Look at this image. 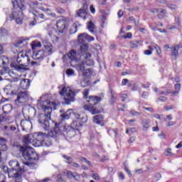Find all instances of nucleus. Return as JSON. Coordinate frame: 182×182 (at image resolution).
Listing matches in <instances>:
<instances>
[{
    "instance_id": "nucleus-19",
    "label": "nucleus",
    "mask_w": 182,
    "mask_h": 182,
    "mask_svg": "<svg viewBox=\"0 0 182 182\" xmlns=\"http://www.w3.org/2000/svg\"><path fill=\"white\" fill-rule=\"evenodd\" d=\"M21 126L22 127V130H28V129H31V127H32V122H31V120L22 119L21 121Z\"/></svg>"
},
{
    "instance_id": "nucleus-4",
    "label": "nucleus",
    "mask_w": 182,
    "mask_h": 182,
    "mask_svg": "<svg viewBox=\"0 0 182 182\" xmlns=\"http://www.w3.org/2000/svg\"><path fill=\"white\" fill-rule=\"evenodd\" d=\"M90 58H92V54L90 53H84L80 55V59L82 61L77 65L78 72H83L86 69L85 65L87 66H93L95 65V61L90 59Z\"/></svg>"
},
{
    "instance_id": "nucleus-52",
    "label": "nucleus",
    "mask_w": 182,
    "mask_h": 182,
    "mask_svg": "<svg viewBox=\"0 0 182 182\" xmlns=\"http://www.w3.org/2000/svg\"><path fill=\"white\" fill-rule=\"evenodd\" d=\"M39 5V3L36 1H31L30 4H29V6L31 8H36V6H38Z\"/></svg>"
},
{
    "instance_id": "nucleus-36",
    "label": "nucleus",
    "mask_w": 182,
    "mask_h": 182,
    "mask_svg": "<svg viewBox=\"0 0 182 182\" xmlns=\"http://www.w3.org/2000/svg\"><path fill=\"white\" fill-rule=\"evenodd\" d=\"M42 46V44L39 41H33L31 43V48L33 50H35L36 48H41Z\"/></svg>"
},
{
    "instance_id": "nucleus-34",
    "label": "nucleus",
    "mask_w": 182,
    "mask_h": 182,
    "mask_svg": "<svg viewBox=\"0 0 182 182\" xmlns=\"http://www.w3.org/2000/svg\"><path fill=\"white\" fill-rule=\"evenodd\" d=\"M77 32V24L76 23H74L70 29V35H73V33H76Z\"/></svg>"
},
{
    "instance_id": "nucleus-59",
    "label": "nucleus",
    "mask_w": 182,
    "mask_h": 182,
    "mask_svg": "<svg viewBox=\"0 0 182 182\" xmlns=\"http://www.w3.org/2000/svg\"><path fill=\"white\" fill-rule=\"evenodd\" d=\"M131 114H132V116H139L140 112H137V111H134V110H131L130 111Z\"/></svg>"
},
{
    "instance_id": "nucleus-16",
    "label": "nucleus",
    "mask_w": 182,
    "mask_h": 182,
    "mask_svg": "<svg viewBox=\"0 0 182 182\" xmlns=\"http://www.w3.org/2000/svg\"><path fill=\"white\" fill-rule=\"evenodd\" d=\"M4 93L7 96H14V95H16V92L15 91V88H14V86H12V84L7 85L4 89Z\"/></svg>"
},
{
    "instance_id": "nucleus-5",
    "label": "nucleus",
    "mask_w": 182,
    "mask_h": 182,
    "mask_svg": "<svg viewBox=\"0 0 182 182\" xmlns=\"http://www.w3.org/2000/svg\"><path fill=\"white\" fill-rule=\"evenodd\" d=\"M20 151L23 154L24 159L27 161L33 160V161H38L39 160V156L35 151V149L32 148H25L23 146L20 147Z\"/></svg>"
},
{
    "instance_id": "nucleus-15",
    "label": "nucleus",
    "mask_w": 182,
    "mask_h": 182,
    "mask_svg": "<svg viewBox=\"0 0 182 182\" xmlns=\"http://www.w3.org/2000/svg\"><path fill=\"white\" fill-rule=\"evenodd\" d=\"M56 26L59 33H63L66 29V21L64 19L58 20L56 23Z\"/></svg>"
},
{
    "instance_id": "nucleus-64",
    "label": "nucleus",
    "mask_w": 182,
    "mask_h": 182,
    "mask_svg": "<svg viewBox=\"0 0 182 182\" xmlns=\"http://www.w3.org/2000/svg\"><path fill=\"white\" fill-rule=\"evenodd\" d=\"M0 182H6V178L4 175H0Z\"/></svg>"
},
{
    "instance_id": "nucleus-26",
    "label": "nucleus",
    "mask_w": 182,
    "mask_h": 182,
    "mask_svg": "<svg viewBox=\"0 0 182 182\" xmlns=\"http://www.w3.org/2000/svg\"><path fill=\"white\" fill-rule=\"evenodd\" d=\"M44 51L45 53H46V56H49V55H52L53 52H52V44H46L44 45Z\"/></svg>"
},
{
    "instance_id": "nucleus-46",
    "label": "nucleus",
    "mask_w": 182,
    "mask_h": 182,
    "mask_svg": "<svg viewBox=\"0 0 182 182\" xmlns=\"http://www.w3.org/2000/svg\"><path fill=\"white\" fill-rule=\"evenodd\" d=\"M63 159L67 160L65 163H68V164H72V158L68 156V155H63Z\"/></svg>"
},
{
    "instance_id": "nucleus-42",
    "label": "nucleus",
    "mask_w": 182,
    "mask_h": 182,
    "mask_svg": "<svg viewBox=\"0 0 182 182\" xmlns=\"http://www.w3.org/2000/svg\"><path fill=\"white\" fill-rule=\"evenodd\" d=\"M172 53L171 56H174L175 59H177V55H178V50H177V48L176 47L171 48Z\"/></svg>"
},
{
    "instance_id": "nucleus-12",
    "label": "nucleus",
    "mask_w": 182,
    "mask_h": 182,
    "mask_svg": "<svg viewBox=\"0 0 182 182\" xmlns=\"http://www.w3.org/2000/svg\"><path fill=\"white\" fill-rule=\"evenodd\" d=\"M86 15H87V4H83L82 8L76 11V16L82 18L85 21L86 19Z\"/></svg>"
},
{
    "instance_id": "nucleus-57",
    "label": "nucleus",
    "mask_w": 182,
    "mask_h": 182,
    "mask_svg": "<svg viewBox=\"0 0 182 182\" xmlns=\"http://www.w3.org/2000/svg\"><path fill=\"white\" fill-rule=\"evenodd\" d=\"M92 178H93L94 180L99 181V180H100V176H99V173H94L92 174Z\"/></svg>"
},
{
    "instance_id": "nucleus-31",
    "label": "nucleus",
    "mask_w": 182,
    "mask_h": 182,
    "mask_svg": "<svg viewBox=\"0 0 182 182\" xmlns=\"http://www.w3.org/2000/svg\"><path fill=\"white\" fill-rule=\"evenodd\" d=\"M87 27L88 31L91 32V33H95V28H96V26H95V23L93 22L90 21L88 23H87Z\"/></svg>"
},
{
    "instance_id": "nucleus-8",
    "label": "nucleus",
    "mask_w": 182,
    "mask_h": 182,
    "mask_svg": "<svg viewBox=\"0 0 182 182\" xmlns=\"http://www.w3.org/2000/svg\"><path fill=\"white\" fill-rule=\"evenodd\" d=\"M22 11L19 9H12L11 14L9 15V19L10 21H14V19L16 20V23L18 25H22Z\"/></svg>"
},
{
    "instance_id": "nucleus-9",
    "label": "nucleus",
    "mask_w": 182,
    "mask_h": 182,
    "mask_svg": "<svg viewBox=\"0 0 182 182\" xmlns=\"http://www.w3.org/2000/svg\"><path fill=\"white\" fill-rule=\"evenodd\" d=\"M29 100L28 92L21 91L17 93V98L15 100L16 103H26Z\"/></svg>"
},
{
    "instance_id": "nucleus-38",
    "label": "nucleus",
    "mask_w": 182,
    "mask_h": 182,
    "mask_svg": "<svg viewBox=\"0 0 182 182\" xmlns=\"http://www.w3.org/2000/svg\"><path fill=\"white\" fill-rule=\"evenodd\" d=\"M100 12L102 14V19H106V16L110 14V10H100Z\"/></svg>"
},
{
    "instance_id": "nucleus-30",
    "label": "nucleus",
    "mask_w": 182,
    "mask_h": 182,
    "mask_svg": "<svg viewBox=\"0 0 182 182\" xmlns=\"http://www.w3.org/2000/svg\"><path fill=\"white\" fill-rule=\"evenodd\" d=\"M12 72H11V70H9V68L8 67H4L1 70H0V75L1 76H4V75H11Z\"/></svg>"
},
{
    "instance_id": "nucleus-14",
    "label": "nucleus",
    "mask_w": 182,
    "mask_h": 182,
    "mask_svg": "<svg viewBox=\"0 0 182 182\" xmlns=\"http://www.w3.org/2000/svg\"><path fill=\"white\" fill-rule=\"evenodd\" d=\"M64 174L69 180H70V178H74L76 181H80V175L76 172L73 173L72 171H67Z\"/></svg>"
},
{
    "instance_id": "nucleus-28",
    "label": "nucleus",
    "mask_w": 182,
    "mask_h": 182,
    "mask_svg": "<svg viewBox=\"0 0 182 182\" xmlns=\"http://www.w3.org/2000/svg\"><path fill=\"white\" fill-rule=\"evenodd\" d=\"M23 164H24V166H27V167L31 169L38 168V164H36V162L24 161L23 162Z\"/></svg>"
},
{
    "instance_id": "nucleus-40",
    "label": "nucleus",
    "mask_w": 182,
    "mask_h": 182,
    "mask_svg": "<svg viewBox=\"0 0 182 182\" xmlns=\"http://www.w3.org/2000/svg\"><path fill=\"white\" fill-rule=\"evenodd\" d=\"M65 73L68 76H75V70L68 68L66 70Z\"/></svg>"
},
{
    "instance_id": "nucleus-33",
    "label": "nucleus",
    "mask_w": 182,
    "mask_h": 182,
    "mask_svg": "<svg viewBox=\"0 0 182 182\" xmlns=\"http://www.w3.org/2000/svg\"><path fill=\"white\" fill-rule=\"evenodd\" d=\"M48 35L50 38L53 36H56L58 35V31L55 29V28H48Z\"/></svg>"
},
{
    "instance_id": "nucleus-60",
    "label": "nucleus",
    "mask_w": 182,
    "mask_h": 182,
    "mask_svg": "<svg viewBox=\"0 0 182 182\" xmlns=\"http://www.w3.org/2000/svg\"><path fill=\"white\" fill-rule=\"evenodd\" d=\"M127 83H129V80L128 79H123L122 81V86H126V85H127Z\"/></svg>"
},
{
    "instance_id": "nucleus-56",
    "label": "nucleus",
    "mask_w": 182,
    "mask_h": 182,
    "mask_svg": "<svg viewBox=\"0 0 182 182\" xmlns=\"http://www.w3.org/2000/svg\"><path fill=\"white\" fill-rule=\"evenodd\" d=\"M4 130H12L13 132L15 131L16 129V128L12 127V126H8V125H5L4 127Z\"/></svg>"
},
{
    "instance_id": "nucleus-51",
    "label": "nucleus",
    "mask_w": 182,
    "mask_h": 182,
    "mask_svg": "<svg viewBox=\"0 0 182 182\" xmlns=\"http://www.w3.org/2000/svg\"><path fill=\"white\" fill-rule=\"evenodd\" d=\"M167 7L169 8V9H171V11H176L178 7L176 4H168Z\"/></svg>"
},
{
    "instance_id": "nucleus-39",
    "label": "nucleus",
    "mask_w": 182,
    "mask_h": 182,
    "mask_svg": "<svg viewBox=\"0 0 182 182\" xmlns=\"http://www.w3.org/2000/svg\"><path fill=\"white\" fill-rule=\"evenodd\" d=\"M20 4H18V9L21 11H23V9H26V6L25 5V0H19Z\"/></svg>"
},
{
    "instance_id": "nucleus-35",
    "label": "nucleus",
    "mask_w": 182,
    "mask_h": 182,
    "mask_svg": "<svg viewBox=\"0 0 182 182\" xmlns=\"http://www.w3.org/2000/svg\"><path fill=\"white\" fill-rule=\"evenodd\" d=\"M111 92V97L109 99V103H111V105H113V103H114V102H116V100H117V97L116 96V93L113 92V90H110Z\"/></svg>"
},
{
    "instance_id": "nucleus-21",
    "label": "nucleus",
    "mask_w": 182,
    "mask_h": 182,
    "mask_svg": "<svg viewBox=\"0 0 182 182\" xmlns=\"http://www.w3.org/2000/svg\"><path fill=\"white\" fill-rule=\"evenodd\" d=\"M29 86H31V80L24 79L20 82V87L23 90H26V89H29Z\"/></svg>"
},
{
    "instance_id": "nucleus-18",
    "label": "nucleus",
    "mask_w": 182,
    "mask_h": 182,
    "mask_svg": "<svg viewBox=\"0 0 182 182\" xmlns=\"http://www.w3.org/2000/svg\"><path fill=\"white\" fill-rule=\"evenodd\" d=\"M28 41H29V38H21L15 43V46L16 48H26V46L28 45Z\"/></svg>"
},
{
    "instance_id": "nucleus-47",
    "label": "nucleus",
    "mask_w": 182,
    "mask_h": 182,
    "mask_svg": "<svg viewBox=\"0 0 182 182\" xmlns=\"http://www.w3.org/2000/svg\"><path fill=\"white\" fill-rule=\"evenodd\" d=\"M55 11L59 14V15H63V14H65V9H63L62 7L55 8Z\"/></svg>"
},
{
    "instance_id": "nucleus-25",
    "label": "nucleus",
    "mask_w": 182,
    "mask_h": 182,
    "mask_svg": "<svg viewBox=\"0 0 182 182\" xmlns=\"http://www.w3.org/2000/svg\"><path fill=\"white\" fill-rule=\"evenodd\" d=\"M32 137V135H25L23 140L24 144H32L33 141Z\"/></svg>"
},
{
    "instance_id": "nucleus-3",
    "label": "nucleus",
    "mask_w": 182,
    "mask_h": 182,
    "mask_svg": "<svg viewBox=\"0 0 182 182\" xmlns=\"http://www.w3.org/2000/svg\"><path fill=\"white\" fill-rule=\"evenodd\" d=\"M89 105L85 107V110H88L91 114H99L103 112V108L100 105L102 102L101 97L97 96H89V100H87Z\"/></svg>"
},
{
    "instance_id": "nucleus-23",
    "label": "nucleus",
    "mask_w": 182,
    "mask_h": 182,
    "mask_svg": "<svg viewBox=\"0 0 182 182\" xmlns=\"http://www.w3.org/2000/svg\"><path fill=\"white\" fill-rule=\"evenodd\" d=\"M150 123L151 121L148 119H142L141 122V124L143 126L144 130H148L150 128Z\"/></svg>"
},
{
    "instance_id": "nucleus-7",
    "label": "nucleus",
    "mask_w": 182,
    "mask_h": 182,
    "mask_svg": "<svg viewBox=\"0 0 182 182\" xmlns=\"http://www.w3.org/2000/svg\"><path fill=\"white\" fill-rule=\"evenodd\" d=\"M61 96H64V105H70L71 102H75V96L76 93L72 90H66V87H63L62 90L60 92Z\"/></svg>"
},
{
    "instance_id": "nucleus-44",
    "label": "nucleus",
    "mask_w": 182,
    "mask_h": 182,
    "mask_svg": "<svg viewBox=\"0 0 182 182\" xmlns=\"http://www.w3.org/2000/svg\"><path fill=\"white\" fill-rule=\"evenodd\" d=\"M32 145L34 146V147H39L41 145V141L38 139H33Z\"/></svg>"
},
{
    "instance_id": "nucleus-41",
    "label": "nucleus",
    "mask_w": 182,
    "mask_h": 182,
    "mask_svg": "<svg viewBox=\"0 0 182 182\" xmlns=\"http://www.w3.org/2000/svg\"><path fill=\"white\" fill-rule=\"evenodd\" d=\"M90 73H92V70H90V69H85V70L82 71V76L88 77V76H90Z\"/></svg>"
},
{
    "instance_id": "nucleus-61",
    "label": "nucleus",
    "mask_w": 182,
    "mask_h": 182,
    "mask_svg": "<svg viewBox=\"0 0 182 182\" xmlns=\"http://www.w3.org/2000/svg\"><path fill=\"white\" fill-rule=\"evenodd\" d=\"M117 15H118L119 19H120V18H122V16H123V15H124V13L123 12V11L119 10Z\"/></svg>"
},
{
    "instance_id": "nucleus-13",
    "label": "nucleus",
    "mask_w": 182,
    "mask_h": 182,
    "mask_svg": "<svg viewBox=\"0 0 182 182\" xmlns=\"http://www.w3.org/2000/svg\"><path fill=\"white\" fill-rule=\"evenodd\" d=\"M33 58L36 60H43V58H46V53H45V50L34 51Z\"/></svg>"
},
{
    "instance_id": "nucleus-17",
    "label": "nucleus",
    "mask_w": 182,
    "mask_h": 182,
    "mask_svg": "<svg viewBox=\"0 0 182 182\" xmlns=\"http://www.w3.org/2000/svg\"><path fill=\"white\" fill-rule=\"evenodd\" d=\"M93 122L95 124L103 127L105 126V117L102 114L95 115L93 117Z\"/></svg>"
},
{
    "instance_id": "nucleus-63",
    "label": "nucleus",
    "mask_w": 182,
    "mask_h": 182,
    "mask_svg": "<svg viewBox=\"0 0 182 182\" xmlns=\"http://www.w3.org/2000/svg\"><path fill=\"white\" fill-rule=\"evenodd\" d=\"M87 85H89V81L86 82V81H82L81 82V86L82 87H86V86H87Z\"/></svg>"
},
{
    "instance_id": "nucleus-49",
    "label": "nucleus",
    "mask_w": 182,
    "mask_h": 182,
    "mask_svg": "<svg viewBox=\"0 0 182 182\" xmlns=\"http://www.w3.org/2000/svg\"><path fill=\"white\" fill-rule=\"evenodd\" d=\"M154 180H155V181H159V180H160L161 178V173H156L154 175Z\"/></svg>"
},
{
    "instance_id": "nucleus-20",
    "label": "nucleus",
    "mask_w": 182,
    "mask_h": 182,
    "mask_svg": "<svg viewBox=\"0 0 182 182\" xmlns=\"http://www.w3.org/2000/svg\"><path fill=\"white\" fill-rule=\"evenodd\" d=\"M73 114H75L73 111H72V109H69L65 113H63L60 115L61 120H69V119H70Z\"/></svg>"
},
{
    "instance_id": "nucleus-54",
    "label": "nucleus",
    "mask_w": 182,
    "mask_h": 182,
    "mask_svg": "<svg viewBox=\"0 0 182 182\" xmlns=\"http://www.w3.org/2000/svg\"><path fill=\"white\" fill-rule=\"evenodd\" d=\"M107 133L108 134H112V133H114L115 137H117V129H109Z\"/></svg>"
},
{
    "instance_id": "nucleus-6",
    "label": "nucleus",
    "mask_w": 182,
    "mask_h": 182,
    "mask_svg": "<svg viewBox=\"0 0 182 182\" xmlns=\"http://www.w3.org/2000/svg\"><path fill=\"white\" fill-rule=\"evenodd\" d=\"M4 170H8V176L9 178H14V182H22V174H23L24 169H12L4 166Z\"/></svg>"
},
{
    "instance_id": "nucleus-1",
    "label": "nucleus",
    "mask_w": 182,
    "mask_h": 182,
    "mask_svg": "<svg viewBox=\"0 0 182 182\" xmlns=\"http://www.w3.org/2000/svg\"><path fill=\"white\" fill-rule=\"evenodd\" d=\"M43 109L44 114H41L38 117V123L41 124V127L44 129L46 132H38V136L43 137H58L60 130H62V123H57L55 121H53L54 123V129L50 130V124L49 120H50V116L52 114V107L49 105H43Z\"/></svg>"
},
{
    "instance_id": "nucleus-48",
    "label": "nucleus",
    "mask_w": 182,
    "mask_h": 182,
    "mask_svg": "<svg viewBox=\"0 0 182 182\" xmlns=\"http://www.w3.org/2000/svg\"><path fill=\"white\" fill-rule=\"evenodd\" d=\"M89 89H85L83 92V96H84V99H86L87 101L89 100Z\"/></svg>"
},
{
    "instance_id": "nucleus-32",
    "label": "nucleus",
    "mask_w": 182,
    "mask_h": 182,
    "mask_svg": "<svg viewBox=\"0 0 182 182\" xmlns=\"http://www.w3.org/2000/svg\"><path fill=\"white\" fill-rule=\"evenodd\" d=\"M68 56L70 60H76V50H71L68 54Z\"/></svg>"
},
{
    "instance_id": "nucleus-27",
    "label": "nucleus",
    "mask_w": 182,
    "mask_h": 182,
    "mask_svg": "<svg viewBox=\"0 0 182 182\" xmlns=\"http://www.w3.org/2000/svg\"><path fill=\"white\" fill-rule=\"evenodd\" d=\"M6 143H8V140L5 138H0V144L1 146V149L3 151H6L8 150V146H6Z\"/></svg>"
},
{
    "instance_id": "nucleus-22",
    "label": "nucleus",
    "mask_w": 182,
    "mask_h": 182,
    "mask_svg": "<svg viewBox=\"0 0 182 182\" xmlns=\"http://www.w3.org/2000/svg\"><path fill=\"white\" fill-rule=\"evenodd\" d=\"M9 166L11 169H14V170L23 169L19 166V162H18V161H10L9 163Z\"/></svg>"
},
{
    "instance_id": "nucleus-58",
    "label": "nucleus",
    "mask_w": 182,
    "mask_h": 182,
    "mask_svg": "<svg viewBox=\"0 0 182 182\" xmlns=\"http://www.w3.org/2000/svg\"><path fill=\"white\" fill-rule=\"evenodd\" d=\"M133 34L132 33H127L126 36H123L124 39H132Z\"/></svg>"
},
{
    "instance_id": "nucleus-37",
    "label": "nucleus",
    "mask_w": 182,
    "mask_h": 182,
    "mask_svg": "<svg viewBox=\"0 0 182 182\" xmlns=\"http://www.w3.org/2000/svg\"><path fill=\"white\" fill-rule=\"evenodd\" d=\"M181 87V84H176L175 85V91L172 92V95L173 96H176V95H178V92H180Z\"/></svg>"
},
{
    "instance_id": "nucleus-24",
    "label": "nucleus",
    "mask_w": 182,
    "mask_h": 182,
    "mask_svg": "<svg viewBox=\"0 0 182 182\" xmlns=\"http://www.w3.org/2000/svg\"><path fill=\"white\" fill-rule=\"evenodd\" d=\"M2 109L4 114H9V113H11V112H12V109H14V107H12V105L11 104H6L3 106Z\"/></svg>"
},
{
    "instance_id": "nucleus-11",
    "label": "nucleus",
    "mask_w": 182,
    "mask_h": 182,
    "mask_svg": "<svg viewBox=\"0 0 182 182\" xmlns=\"http://www.w3.org/2000/svg\"><path fill=\"white\" fill-rule=\"evenodd\" d=\"M77 120H75L71 124V127L75 130H79L82 126H83V122H82V117H80V114H77L75 116Z\"/></svg>"
},
{
    "instance_id": "nucleus-2",
    "label": "nucleus",
    "mask_w": 182,
    "mask_h": 182,
    "mask_svg": "<svg viewBox=\"0 0 182 182\" xmlns=\"http://www.w3.org/2000/svg\"><path fill=\"white\" fill-rule=\"evenodd\" d=\"M29 65H31V58H29V56L26 53L20 52L17 55L16 62L11 63V68H14L17 72H23L25 68L29 66Z\"/></svg>"
},
{
    "instance_id": "nucleus-29",
    "label": "nucleus",
    "mask_w": 182,
    "mask_h": 182,
    "mask_svg": "<svg viewBox=\"0 0 182 182\" xmlns=\"http://www.w3.org/2000/svg\"><path fill=\"white\" fill-rule=\"evenodd\" d=\"M87 50H89V45L87 43H82L80 46V55H82V53L87 52Z\"/></svg>"
},
{
    "instance_id": "nucleus-10",
    "label": "nucleus",
    "mask_w": 182,
    "mask_h": 182,
    "mask_svg": "<svg viewBox=\"0 0 182 182\" xmlns=\"http://www.w3.org/2000/svg\"><path fill=\"white\" fill-rule=\"evenodd\" d=\"M78 42L79 43L83 44L85 42H92L95 41V37L89 36L86 33H80L78 35Z\"/></svg>"
},
{
    "instance_id": "nucleus-50",
    "label": "nucleus",
    "mask_w": 182,
    "mask_h": 182,
    "mask_svg": "<svg viewBox=\"0 0 182 182\" xmlns=\"http://www.w3.org/2000/svg\"><path fill=\"white\" fill-rule=\"evenodd\" d=\"M137 43H139V41H131V42H130L131 48H139V46L137 45Z\"/></svg>"
},
{
    "instance_id": "nucleus-55",
    "label": "nucleus",
    "mask_w": 182,
    "mask_h": 182,
    "mask_svg": "<svg viewBox=\"0 0 182 182\" xmlns=\"http://www.w3.org/2000/svg\"><path fill=\"white\" fill-rule=\"evenodd\" d=\"M3 122H6V116L5 114H0V123H3Z\"/></svg>"
},
{
    "instance_id": "nucleus-53",
    "label": "nucleus",
    "mask_w": 182,
    "mask_h": 182,
    "mask_svg": "<svg viewBox=\"0 0 182 182\" xmlns=\"http://www.w3.org/2000/svg\"><path fill=\"white\" fill-rule=\"evenodd\" d=\"M11 4L14 6V9H18L16 8H18L19 6V4H18V1L16 0H11Z\"/></svg>"
},
{
    "instance_id": "nucleus-62",
    "label": "nucleus",
    "mask_w": 182,
    "mask_h": 182,
    "mask_svg": "<svg viewBox=\"0 0 182 182\" xmlns=\"http://www.w3.org/2000/svg\"><path fill=\"white\" fill-rule=\"evenodd\" d=\"M124 171H126V173H127L128 176L129 177H132V173L130 172V170L128 169L127 166H124Z\"/></svg>"
},
{
    "instance_id": "nucleus-43",
    "label": "nucleus",
    "mask_w": 182,
    "mask_h": 182,
    "mask_svg": "<svg viewBox=\"0 0 182 182\" xmlns=\"http://www.w3.org/2000/svg\"><path fill=\"white\" fill-rule=\"evenodd\" d=\"M56 181L57 182H66V180H65V178H63V175H62V173H59L57 175Z\"/></svg>"
},
{
    "instance_id": "nucleus-45",
    "label": "nucleus",
    "mask_w": 182,
    "mask_h": 182,
    "mask_svg": "<svg viewBox=\"0 0 182 182\" xmlns=\"http://www.w3.org/2000/svg\"><path fill=\"white\" fill-rule=\"evenodd\" d=\"M154 49H155L157 55H161V49H160V47L157 44H154Z\"/></svg>"
}]
</instances>
